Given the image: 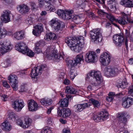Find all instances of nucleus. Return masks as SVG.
Masks as SVG:
<instances>
[{
	"instance_id": "nucleus-45",
	"label": "nucleus",
	"mask_w": 133,
	"mask_h": 133,
	"mask_svg": "<svg viewBox=\"0 0 133 133\" xmlns=\"http://www.w3.org/2000/svg\"><path fill=\"white\" fill-rule=\"evenodd\" d=\"M42 133H52L51 129L48 127H45L41 131Z\"/></svg>"
},
{
	"instance_id": "nucleus-13",
	"label": "nucleus",
	"mask_w": 133,
	"mask_h": 133,
	"mask_svg": "<svg viewBox=\"0 0 133 133\" xmlns=\"http://www.w3.org/2000/svg\"><path fill=\"white\" fill-rule=\"evenodd\" d=\"M57 113L58 115L61 117L65 118L70 115L71 111L69 109L63 108L60 110L59 108H58Z\"/></svg>"
},
{
	"instance_id": "nucleus-42",
	"label": "nucleus",
	"mask_w": 133,
	"mask_h": 133,
	"mask_svg": "<svg viewBox=\"0 0 133 133\" xmlns=\"http://www.w3.org/2000/svg\"><path fill=\"white\" fill-rule=\"evenodd\" d=\"M115 94L113 92H111L109 93L108 96H107L106 98L107 101L111 102L113 99L114 96Z\"/></svg>"
},
{
	"instance_id": "nucleus-40",
	"label": "nucleus",
	"mask_w": 133,
	"mask_h": 133,
	"mask_svg": "<svg viewBox=\"0 0 133 133\" xmlns=\"http://www.w3.org/2000/svg\"><path fill=\"white\" fill-rule=\"evenodd\" d=\"M69 74L70 75V78L72 79H74L76 76L77 75L76 71L74 69L70 70Z\"/></svg>"
},
{
	"instance_id": "nucleus-54",
	"label": "nucleus",
	"mask_w": 133,
	"mask_h": 133,
	"mask_svg": "<svg viewBox=\"0 0 133 133\" xmlns=\"http://www.w3.org/2000/svg\"><path fill=\"white\" fill-rule=\"evenodd\" d=\"M121 14L123 16V18L124 19H127V20L128 19L129 16V15H127L125 14L124 12H122L121 13Z\"/></svg>"
},
{
	"instance_id": "nucleus-48",
	"label": "nucleus",
	"mask_w": 133,
	"mask_h": 133,
	"mask_svg": "<svg viewBox=\"0 0 133 133\" xmlns=\"http://www.w3.org/2000/svg\"><path fill=\"white\" fill-rule=\"evenodd\" d=\"M43 44V42L42 41H39L37 42L35 44V47L41 48L42 47Z\"/></svg>"
},
{
	"instance_id": "nucleus-6",
	"label": "nucleus",
	"mask_w": 133,
	"mask_h": 133,
	"mask_svg": "<svg viewBox=\"0 0 133 133\" xmlns=\"http://www.w3.org/2000/svg\"><path fill=\"white\" fill-rule=\"evenodd\" d=\"M46 65L45 64L41 65L35 67L32 70L30 74V76L32 78H35L39 74L40 75L44 69L46 68Z\"/></svg>"
},
{
	"instance_id": "nucleus-8",
	"label": "nucleus",
	"mask_w": 133,
	"mask_h": 133,
	"mask_svg": "<svg viewBox=\"0 0 133 133\" xmlns=\"http://www.w3.org/2000/svg\"><path fill=\"white\" fill-rule=\"evenodd\" d=\"M25 104L23 100L21 99H16L12 102V107L17 112L21 110L24 106Z\"/></svg>"
},
{
	"instance_id": "nucleus-62",
	"label": "nucleus",
	"mask_w": 133,
	"mask_h": 133,
	"mask_svg": "<svg viewBox=\"0 0 133 133\" xmlns=\"http://www.w3.org/2000/svg\"><path fill=\"white\" fill-rule=\"evenodd\" d=\"M63 131V133H70V130L66 129H64Z\"/></svg>"
},
{
	"instance_id": "nucleus-53",
	"label": "nucleus",
	"mask_w": 133,
	"mask_h": 133,
	"mask_svg": "<svg viewBox=\"0 0 133 133\" xmlns=\"http://www.w3.org/2000/svg\"><path fill=\"white\" fill-rule=\"evenodd\" d=\"M41 48L35 47L34 52L35 53L39 54L41 52Z\"/></svg>"
},
{
	"instance_id": "nucleus-9",
	"label": "nucleus",
	"mask_w": 133,
	"mask_h": 133,
	"mask_svg": "<svg viewBox=\"0 0 133 133\" xmlns=\"http://www.w3.org/2000/svg\"><path fill=\"white\" fill-rule=\"evenodd\" d=\"M83 60V55L81 54L77 55L73 60H70L68 61L69 65H70L71 67L75 66L79 63H81V62Z\"/></svg>"
},
{
	"instance_id": "nucleus-24",
	"label": "nucleus",
	"mask_w": 133,
	"mask_h": 133,
	"mask_svg": "<svg viewBox=\"0 0 133 133\" xmlns=\"http://www.w3.org/2000/svg\"><path fill=\"white\" fill-rule=\"evenodd\" d=\"M97 13L99 15L106 16L111 21H113L114 19V17L112 15L110 14H108L101 9L98 10Z\"/></svg>"
},
{
	"instance_id": "nucleus-38",
	"label": "nucleus",
	"mask_w": 133,
	"mask_h": 133,
	"mask_svg": "<svg viewBox=\"0 0 133 133\" xmlns=\"http://www.w3.org/2000/svg\"><path fill=\"white\" fill-rule=\"evenodd\" d=\"M90 101L94 107L98 108L100 104V103L98 101L93 98L91 99Z\"/></svg>"
},
{
	"instance_id": "nucleus-59",
	"label": "nucleus",
	"mask_w": 133,
	"mask_h": 133,
	"mask_svg": "<svg viewBox=\"0 0 133 133\" xmlns=\"http://www.w3.org/2000/svg\"><path fill=\"white\" fill-rule=\"evenodd\" d=\"M8 97V96L5 95H3L1 96L2 99L4 101H6L7 100Z\"/></svg>"
},
{
	"instance_id": "nucleus-14",
	"label": "nucleus",
	"mask_w": 133,
	"mask_h": 133,
	"mask_svg": "<svg viewBox=\"0 0 133 133\" xmlns=\"http://www.w3.org/2000/svg\"><path fill=\"white\" fill-rule=\"evenodd\" d=\"M129 117L128 114L125 112H123L119 113L117 117L119 122L120 123H123L125 124L127 121V119Z\"/></svg>"
},
{
	"instance_id": "nucleus-37",
	"label": "nucleus",
	"mask_w": 133,
	"mask_h": 133,
	"mask_svg": "<svg viewBox=\"0 0 133 133\" xmlns=\"http://www.w3.org/2000/svg\"><path fill=\"white\" fill-rule=\"evenodd\" d=\"M23 54H26L28 56L30 57H33L34 55V53L33 52L28 48L23 52Z\"/></svg>"
},
{
	"instance_id": "nucleus-47",
	"label": "nucleus",
	"mask_w": 133,
	"mask_h": 133,
	"mask_svg": "<svg viewBox=\"0 0 133 133\" xmlns=\"http://www.w3.org/2000/svg\"><path fill=\"white\" fill-rule=\"evenodd\" d=\"M8 79L10 82L14 81L15 79H17L16 76L15 75H11L9 76L8 77Z\"/></svg>"
},
{
	"instance_id": "nucleus-52",
	"label": "nucleus",
	"mask_w": 133,
	"mask_h": 133,
	"mask_svg": "<svg viewBox=\"0 0 133 133\" xmlns=\"http://www.w3.org/2000/svg\"><path fill=\"white\" fill-rule=\"evenodd\" d=\"M30 3L31 7V9L32 10H34L36 8L37 6L35 3L33 2H31Z\"/></svg>"
},
{
	"instance_id": "nucleus-23",
	"label": "nucleus",
	"mask_w": 133,
	"mask_h": 133,
	"mask_svg": "<svg viewBox=\"0 0 133 133\" xmlns=\"http://www.w3.org/2000/svg\"><path fill=\"white\" fill-rule=\"evenodd\" d=\"M28 48L26 44L23 42H20L15 45V49L17 51L23 53V52Z\"/></svg>"
},
{
	"instance_id": "nucleus-33",
	"label": "nucleus",
	"mask_w": 133,
	"mask_h": 133,
	"mask_svg": "<svg viewBox=\"0 0 133 133\" xmlns=\"http://www.w3.org/2000/svg\"><path fill=\"white\" fill-rule=\"evenodd\" d=\"M115 21L116 22H118L122 25H125L127 24V22L124 19L123 17H119L117 19H116L114 18V21Z\"/></svg>"
},
{
	"instance_id": "nucleus-56",
	"label": "nucleus",
	"mask_w": 133,
	"mask_h": 133,
	"mask_svg": "<svg viewBox=\"0 0 133 133\" xmlns=\"http://www.w3.org/2000/svg\"><path fill=\"white\" fill-rule=\"evenodd\" d=\"M64 11L61 10H59L57 11V13L59 16H61L63 15V14L64 13Z\"/></svg>"
},
{
	"instance_id": "nucleus-25",
	"label": "nucleus",
	"mask_w": 133,
	"mask_h": 133,
	"mask_svg": "<svg viewBox=\"0 0 133 133\" xmlns=\"http://www.w3.org/2000/svg\"><path fill=\"white\" fill-rule=\"evenodd\" d=\"M72 12L71 10H65L62 16V18L66 20L70 19L72 20L74 16L72 15Z\"/></svg>"
},
{
	"instance_id": "nucleus-21",
	"label": "nucleus",
	"mask_w": 133,
	"mask_h": 133,
	"mask_svg": "<svg viewBox=\"0 0 133 133\" xmlns=\"http://www.w3.org/2000/svg\"><path fill=\"white\" fill-rule=\"evenodd\" d=\"M35 30L33 29V34L36 36H39L43 29L42 24L41 23L38 24L35 26Z\"/></svg>"
},
{
	"instance_id": "nucleus-2",
	"label": "nucleus",
	"mask_w": 133,
	"mask_h": 133,
	"mask_svg": "<svg viewBox=\"0 0 133 133\" xmlns=\"http://www.w3.org/2000/svg\"><path fill=\"white\" fill-rule=\"evenodd\" d=\"M90 33L91 40L95 43H98L101 42L102 37L100 29H94L91 30Z\"/></svg>"
},
{
	"instance_id": "nucleus-31",
	"label": "nucleus",
	"mask_w": 133,
	"mask_h": 133,
	"mask_svg": "<svg viewBox=\"0 0 133 133\" xmlns=\"http://www.w3.org/2000/svg\"><path fill=\"white\" fill-rule=\"evenodd\" d=\"M10 84L14 90L16 91L18 89V81L17 79H15L14 81L10 82Z\"/></svg>"
},
{
	"instance_id": "nucleus-17",
	"label": "nucleus",
	"mask_w": 133,
	"mask_h": 133,
	"mask_svg": "<svg viewBox=\"0 0 133 133\" xmlns=\"http://www.w3.org/2000/svg\"><path fill=\"white\" fill-rule=\"evenodd\" d=\"M85 2V0H77L76 4L74 6V10H80L83 9L85 5L84 2Z\"/></svg>"
},
{
	"instance_id": "nucleus-18",
	"label": "nucleus",
	"mask_w": 133,
	"mask_h": 133,
	"mask_svg": "<svg viewBox=\"0 0 133 133\" xmlns=\"http://www.w3.org/2000/svg\"><path fill=\"white\" fill-rule=\"evenodd\" d=\"M28 105L29 110L30 111H35L37 110L38 105L37 103L33 100L28 101Z\"/></svg>"
},
{
	"instance_id": "nucleus-35",
	"label": "nucleus",
	"mask_w": 133,
	"mask_h": 133,
	"mask_svg": "<svg viewBox=\"0 0 133 133\" xmlns=\"http://www.w3.org/2000/svg\"><path fill=\"white\" fill-rule=\"evenodd\" d=\"M2 126L3 129L5 130H9L11 128L10 124L8 121L4 122L2 124Z\"/></svg>"
},
{
	"instance_id": "nucleus-50",
	"label": "nucleus",
	"mask_w": 133,
	"mask_h": 133,
	"mask_svg": "<svg viewBox=\"0 0 133 133\" xmlns=\"http://www.w3.org/2000/svg\"><path fill=\"white\" fill-rule=\"evenodd\" d=\"M128 93L133 96V86L130 85L128 89Z\"/></svg>"
},
{
	"instance_id": "nucleus-39",
	"label": "nucleus",
	"mask_w": 133,
	"mask_h": 133,
	"mask_svg": "<svg viewBox=\"0 0 133 133\" xmlns=\"http://www.w3.org/2000/svg\"><path fill=\"white\" fill-rule=\"evenodd\" d=\"M31 122L32 120L30 118H29L27 119L25 121V124H23V128H28L31 125Z\"/></svg>"
},
{
	"instance_id": "nucleus-34",
	"label": "nucleus",
	"mask_w": 133,
	"mask_h": 133,
	"mask_svg": "<svg viewBox=\"0 0 133 133\" xmlns=\"http://www.w3.org/2000/svg\"><path fill=\"white\" fill-rule=\"evenodd\" d=\"M51 102V99L49 98H43L41 99L40 101V102L42 104L45 105L50 104Z\"/></svg>"
},
{
	"instance_id": "nucleus-43",
	"label": "nucleus",
	"mask_w": 133,
	"mask_h": 133,
	"mask_svg": "<svg viewBox=\"0 0 133 133\" xmlns=\"http://www.w3.org/2000/svg\"><path fill=\"white\" fill-rule=\"evenodd\" d=\"M46 10L50 12H54L56 10L55 8L52 5L50 4L49 5H46Z\"/></svg>"
},
{
	"instance_id": "nucleus-11",
	"label": "nucleus",
	"mask_w": 133,
	"mask_h": 133,
	"mask_svg": "<svg viewBox=\"0 0 133 133\" xmlns=\"http://www.w3.org/2000/svg\"><path fill=\"white\" fill-rule=\"evenodd\" d=\"M110 57L107 52L104 53L100 57V61L102 65L106 66L108 65L110 61Z\"/></svg>"
},
{
	"instance_id": "nucleus-29",
	"label": "nucleus",
	"mask_w": 133,
	"mask_h": 133,
	"mask_svg": "<svg viewBox=\"0 0 133 133\" xmlns=\"http://www.w3.org/2000/svg\"><path fill=\"white\" fill-rule=\"evenodd\" d=\"M57 37L56 35L51 32L46 34L45 37V39L47 41H49L51 39L55 40L57 38Z\"/></svg>"
},
{
	"instance_id": "nucleus-19",
	"label": "nucleus",
	"mask_w": 133,
	"mask_h": 133,
	"mask_svg": "<svg viewBox=\"0 0 133 133\" xmlns=\"http://www.w3.org/2000/svg\"><path fill=\"white\" fill-rule=\"evenodd\" d=\"M17 9V11L22 14L26 13L29 11L30 9L29 7L24 4L18 5Z\"/></svg>"
},
{
	"instance_id": "nucleus-55",
	"label": "nucleus",
	"mask_w": 133,
	"mask_h": 133,
	"mask_svg": "<svg viewBox=\"0 0 133 133\" xmlns=\"http://www.w3.org/2000/svg\"><path fill=\"white\" fill-rule=\"evenodd\" d=\"M16 123L19 125L23 128V124L22 121L20 119H18Z\"/></svg>"
},
{
	"instance_id": "nucleus-15",
	"label": "nucleus",
	"mask_w": 133,
	"mask_h": 133,
	"mask_svg": "<svg viewBox=\"0 0 133 133\" xmlns=\"http://www.w3.org/2000/svg\"><path fill=\"white\" fill-rule=\"evenodd\" d=\"M50 51L51 53H50L51 59L53 60H56V61H59L63 59L62 55L60 54L57 53V51L54 50L53 48L50 49Z\"/></svg>"
},
{
	"instance_id": "nucleus-58",
	"label": "nucleus",
	"mask_w": 133,
	"mask_h": 133,
	"mask_svg": "<svg viewBox=\"0 0 133 133\" xmlns=\"http://www.w3.org/2000/svg\"><path fill=\"white\" fill-rule=\"evenodd\" d=\"M125 34L127 38L130 37V36L129 31L127 29L125 30Z\"/></svg>"
},
{
	"instance_id": "nucleus-57",
	"label": "nucleus",
	"mask_w": 133,
	"mask_h": 133,
	"mask_svg": "<svg viewBox=\"0 0 133 133\" xmlns=\"http://www.w3.org/2000/svg\"><path fill=\"white\" fill-rule=\"evenodd\" d=\"M3 85L4 87L6 88H9L10 87V85L6 81H4L3 82Z\"/></svg>"
},
{
	"instance_id": "nucleus-26",
	"label": "nucleus",
	"mask_w": 133,
	"mask_h": 133,
	"mask_svg": "<svg viewBox=\"0 0 133 133\" xmlns=\"http://www.w3.org/2000/svg\"><path fill=\"white\" fill-rule=\"evenodd\" d=\"M121 5L124 6L131 8L133 7V0H122L120 2Z\"/></svg>"
},
{
	"instance_id": "nucleus-22",
	"label": "nucleus",
	"mask_w": 133,
	"mask_h": 133,
	"mask_svg": "<svg viewBox=\"0 0 133 133\" xmlns=\"http://www.w3.org/2000/svg\"><path fill=\"white\" fill-rule=\"evenodd\" d=\"M65 42L70 47L71 49L73 46L75 45V44L76 43V37L75 39L72 37H67L65 39Z\"/></svg>"
},
{
	"instance_id": "nucleus-7",
	"label": "nucleus",
	"mask_w": 133,
	"mask_h": 133,
	"mask_svg": "<svg viewBox=\"0 0 133 133\" xmlns=\"http://www.w3.org/2000/svg\"><path fill=\"white\" fill-rule=\"evenodd\" d=\"M13 46L11 45L10 43L8 40H4L0 42V50L2 52H6L11 50Z\"/></svg>"
},
{
	"instance_id": "nucleus-1",
	"label": "nucleus",
	"mask_w": 133,
	"mask_h": 133,
	"mask_svg": "<svg viewBox=\"0 0 133 133\" xmlns=\"http://www.w3.org/2000/svg\"><path fill=\"white\" fill-rule=\"evenodd\" d=\"M87 79L88 81L94 86L100 85L103 81L101 73L98 71H91L87 75Z\"/></svg>"
},
{
	"instance_id": "nucleus-64",
	"label": "nucleus",
	"mask_w": 133,
	"mask_h": 133,
	"mask_svg": "<svg viewBox=\"0 0 133 133\" xmlns=\"http://www.w3.org/2000/svg\"><path fill=\"white\" fill-rule=\"evenodd\" d=\"M128 63L131 64H133V58H131L129 59L128 61Z\"/></svg>"
},
{
	"instance_id": "nucleus-27",
	"label": "nucleus",
	"mask_w": 133,
	"mask_h": 133,
	"mask_svg": "<svg viewBox=\"0 0 133 133\" xmlns=\"http://www.w3.org/2000/svg\"><path fill=\"white\" fill-rule=\"evenodd\" d=\"M72 20L76 23H82L84 21V18L83 16H74Z\"/></svg>"
},
{
	"instance_id": "nucleus-36",
	"label": "nucleus",
	"mask_w": 133,
	"mask_h": 133,
	"mask_svg": "<svg viewBox=\"0 0 133 133\" xmlns=\"http://www.w3.org/2000/svg\"><path fill=\"white\" fill-rule=\"evenodd\" d=\"M9 119L13 121H15L17 118V116L14 112H10L8 115Z\"/></svg>"
},
{
	"instance_id": "nucleus-32",
	"label": "nucleus",
	"mask_w": 133,
	"mask_h": 133,
	"mask_svg": "<svg viewBox=\"0 0 133 133\" xmlns=\"http://www.w3.org/2000/svg\"><path fill=\"white\" fill-rule=\"evenodd\" d=\"M60 106L61 107H67L68 105V99L65 98L63 99H61V101H59Z\"/></svg>"
},
{
	"instance_id": "nucleus-60",
	"label": "nucleus",
	"mask_w": 133,
	"mask_h": 133,
	"mask_svg": "<svg viewBox=\"0 0 133 133\" xmlns=\"http://www.w3.org/2000/svg\"><path fill=\"white\" fill-rule=\"evenodd\" d=\"M54 107L52 106L48 109L47 111V113L48 114H49L50 113L51 110L54 109Z\"/></svg>"
},
{
	"instance_id": "nucleus-41",
	"label": "nucleus",
	"mask_w": 133,
	"mask_h": 133,
	"mask_svg": "<svg viewBox=\"0 0 133 133\" xmlns=\"http://www.w3.org/2000/svg\"><path fill=\"white\" fill-rule=\"evenodd\" d=\"M128 83L126 81L122 82L121 83H118L117 84L118 88H121L122 89H124L127 87Z\"/></svg>"
},
{
	"instance_id": "nucleus-30",
	"label": "nucleus",
	"mask_w": 133,
	"mask_h": 133,
	"mask_svg": "<svg viewBox=\"0 0 133 133\" xmlns=\"http://www.w3.org/2000/svg\"><path fill=\"white\" fill-rule=\"evenodd\" d=\"M65 92L68 94H75L77 92L74 89L69 86H68L66 87Z\"/></svg>"
},
{
	"instance_id": "nucleus-3",
	"label": "nucleus",
	"mask_w": 133,
	"mask_h": 133,
	"mask_svg": "<svg viewBox=\"0 0 133 133\" xmlns=\"http://www.w3.org/2000/svg\"><path fill=\"white\" fill-rule=\"evenodd\" d=\"M76 43L75 45L73 46L71 49L76 52H79L84 46V38L82 36L76 37Z\"/></svg>"
},
{
	"instance_id": "nucleus-49",
	"label": "nucleus",
	"mask_w": 133,
	"mask_h": 133,
	"mask_svg": "<svg viewBox=\"0 0 133 133\" xmlns=\"http://www.w3.org/2000/svg\"><path fill=\"white\" fill-rule=\"evenodd\" d=\"M127 101H128L130 106L133 104V98L128 97L127 98Z\"/></svg>"
},
{
	"instance_id": "nucleus-46",
	"label": "nucleus",
	"mask_w": 133,
	"mask_h": 133,
	"mask_svg": "<svg viewBox=\"0 0 133 133\" xmlns=\"http://www.w3.org/2000/svg\"><path fill=\"white\" fill-rule=\"evenodd\" d=\"M128 101H127V98L123 100L122 105L124 108H128L130 107V105L128 103Z\"/></svg>"
},
{
	"instance_id": "nucleus-51",
	"label": "nucleus",
	"mask_w": 133,
	"mask_h": 133,
	"mask_svg": "<svg viewBox=\"0 0 133 133\" xmlns=\"http://www.w3.org/2000/svg\"><path fill=\"white\" fill-rule=\"evenodd\" d=\"M39 6L40 7H42L44 4V1L43 0H38Z\"/></svg>"
},
{
	"instance_id": "nucleus-28",
	"label": "nucleus",
	"mask_w": 133,
	"mask_h": 133,
	"mask_svg": "<svg viewBox=\"0 0 133 133\" xmlns=\"http://www.w3.org/2000/svg\"><path fill=\"white\" fill-rule=\"evenodd\" d=\"M24 36V32L23 31L16 32L14 34V37L18 40L22 39Z\"/></svg>"
},
{
	"instance_id": "nucleus-63",
	"label": "nucleus",
	"mask_w": 133,
	"mask_h": 133,
	"mask_svg": "<svg viewBox=\"0 0 133 133\" xmlns=\"http://www.w3.org/2000/svg\"><path fill=\"white\" fill-rule=\"evenodd\" d=\"M20 91L22 92L24 91L25 86L24 85H21L20 87Z\"/></svg>"
},
{
	"instance_id": "nucleus-61",
	"label": "nucleus",
	"mask_w": 133,
	"mask_h": 133,
	"mask_svg": "<svg viewBox=\"0 0 133 133\" xmlns=\"http://www.w3.org/2000/svg\"><path fill=\"white\" fill-rule=\"evenodd\" d=\"M70 83V81L67 79H65L63 82V83L65 84L68 85Z\"/></svg>"
},
{
	"instance_id": "nucleus-44",
	"label": "nucleus",
	"mask_w": 133,
	"mask_h": 133,
	"mask_svg": "<svg viewBox=\"0 0 133 133\" xmlns=\"http://www.w3.org/2000/svg\"><path fill=\"white\" fill-rule=\"evenodd\" d=\"M46 10L50 12H54L56 10L55 8L52 5L50 4L49 5H46Z\"/></svg>"
},
{
	"instance_id": "nucleus-16",
	"label": "nucleus",
	"mask_w": 133,
	"mask_h": 133,
	"mask_svg": "<svg viewBox=\"0 0 133 133\" xmlns=\"http://www.w3.org/2000/svg\"><path fill=\"white\" fill-rule=\"evenodd\" d=\"M124 38L123 36L120 35H116L113 36L114 43L117 46H120L123 42Z\"/></svg>"
},
{
	"instance_id": "nucleus-12",
	"label": "nucleus",
	"mask_w": 133,
	"mask_h": 133,
	"mask_svg": "<svg viewBox=\"0 0 133 133\" xmlns=\"http://www.w3.org/2000/svg\"><path fill=\"white\" fill-rule=\"evenodd\" d=\"M108 114L107 111L105 113L103 112H101L98 116L94 115L93 117V119L96 122H99L102 120L103 121L107 119Z\"/></svg>"
},
{
	"instance_id": "nucleus-4",
	"label": "nucleus",
	"mask_w": 133,
	"mask_h": 133,
	"mask_svg": "<svg viewBox=\"0 0 133 133\" xmlns=\"http://www.w3.org/2000/svg\"><path fill=\"white\" fill-rule=\"evenodd\" d=\"M51 24L54 31L58 33L61 32L64 27L63 22H59L56 19H52L51 21Z\"/></svg>"
},
{
	"instance_id": "nucleus-20",
	"label": "nucleus",
	"mask_w": 133,
	"mask_h": 133,
	"mask_svg": "<svg viewBox=\"0 0 133 133\" xmlns=\"http://www.w3.org/2000/svg\"><path fill=\"white\" fill-rule=\"evenodd\" d=\"M90 105L89 103H85L82 104H77L74 106V108L76 112H80L83 109L88 107Z\"/></svg>"
},
{
	"instance_id": "nucleus-5",
	"label": "nucleus",
	"mask_w": 133,
	"mask_h": 133,
	"mask_svg": "<svg viewBox=\"0 0 133 133\" xmlns=\"http://www.w3.org/2000/svg\"><path fill=\"white\" fill-rule=\"evenodd\" d=\"M118 71V70L116 68H112L108 66L105 68L104 73L107 77H114L117 74Z\"/></svg>"
},
{
	"instance_id": "nucleus-10",
	"label": "nucleus",
	"mask_w": 133,
	"mask_h": 133,
	"mask_svg": "<svg viewBox=\"0 0 133 133\" xmlns=\"http://www.w3.org/2000/svg\"><path fill=\"white\" fill-rule=\"evenodd\" d=\"M97 59V55L95 52L91 51L87 53L85 60L88 63H94Z\"/></svg>"
}]
</instances>
